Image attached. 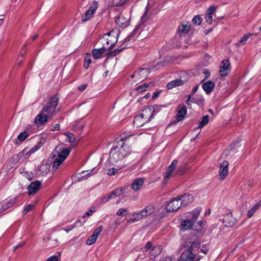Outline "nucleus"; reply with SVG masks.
Listing matches in <instances>:
<instances>
[{
	"label": "nucleus",
	"mask_w": 261,
	"mask_h": 261,
	"mask_svg": "<svg viewBox=\"0 0 261 261\" xmlns=\"http://www.w3.org/2000/svg\"><path fill=\"white\" fill-rule=\"evenodd\" d=\"M59 101L57 94L50 96L40 113L36 116L35 123L38 125H43L59 112L60 109H57Z\"/></svg>",
	"instance_id": "nucleus-1"
},
{
	"label": "nucleus",
	"mask_w": 261,
	"mask_h": 261,
	"mask_svg": "<svg viewBox=\"0 0 261 261\" xmlns=\"http://www.w3.org/2000/svg\"><path fill=\"white\" fill-rule=\"evenodd\" d=\"M208 252L207 248H200L199 242H190L187 243L185 249L180 256V261H199L202 256L199 254L202 252L206 254Z\"/></svg>",
	"instance_id": "nucleus-2"
},
{
	"label": "nucleus",
	"mask_w": 261,
	"mask_h": 261,
	"mask_svg": "<svg viewBox=\"0 0 261 261\" xmlns=\"http://www.w3.org/2000/svg\"><path fill=\"white\" fill-rule=\"evenodd\" d=\"M71 151L70 147L62 148L57 147L52 152L50 157L53 159V169L56 170L59 168L60 166L63 164L65 159L69 155Z\"/></svg>",
	"instance_id": "nucleus-3"
},
{
	"label": "nucleus",
	"mask_w": 261,
	"mask_h": 261,
	"mask_svg": "<svg viewBox=\"0 0 261 261\" xmlns=\"http://www.w3.org/2000/svg\"><path fill=\"white\" fill-rule=\"evenodd\" d=\"M153 111L151 109H145L143 113L134 118V123L137 127L142 126L144 123L150 121L153 118Z\"/></svg>",
	"instance_id": "nucleus-4"
},
{
	"label": "nucleus",
	"mask_w": 261,
	"mask_h": 261,
	"mask_svg": "<svg viewBox=\"0 0 261 261\" xmlns=\"http://www.w3.org/2000/svg\"><path fill=\"white\" fill-rule=\"evenodd\" d=\"M200 211L201 209L199 208L194 209L191 213V218H188L181 223L182 229L184 230L192 229L194 223L197 220Z\"/></svg>",
	"instance_id": "nucleus-5"
},
{
	"label": "nucleus",
	"mask_w": 261,
	"mask_h": 261,
	"mask_svg": "<svg viewBox=\"0 0 261 261\" xmlns=\"http://www.w3.org/2000/svg\"><path fill=\"white\" fill-rule=\"evenodd\" d=\"M114 46V43H112L110 46L108 47L106 46H103L98 49H93L92 50V54L93 57L95 59H98L101 58L102 57L103 54L106 53V55L108 58L111 57L112 58L113 57V54L114 53V51H112V48Z\"/></svg>",
	"instance_id": "nucleus-6"
},
{
	"label": "nucleus",
	"mask_w": 261,
	"mask_h": 261,
	"mask_svg": "<svg viewBox=\"0 0 261 261\" xmlns=\"http://www.w3.org/2000/svg\"><path fill=\"white\" fill-rule=\"evenodd\" d=\"M98 8V3L94 1L89 7V9L82 16V21L86 22L90 19Z\"/></svg>",
	"instance_id": "nucleus-7"
},
{
	"label": "nucleus",
	"mask_w": 261,
	"mask_h": 261,
	"mask_svg": "<svg viewBox=\"0 0 261 261\" xmlns=\"http://www.w3.org/2000/svg\"><path fill=\"white\" fill-rule=\"evenodd\" d=\"M128 137L125 136L124 137H121L117 142V144L120 146V148L117 151V156H119L120 154H122L124 156H127L130 153V150L128 146L124 145L123 142Z\"/></svg>",
	"instance_id": "nucleus-8"
},
{
	"label": "nucleus",
	"mask_w": 261,
	"mask_h": 261,
	"mask_svg": "<svg viewBox=\"0 0 261 261\" xmlns=\"http://www.w3.org/2000/svg\"><path fill=\"white\" fill-rule=\"evenodd\" d=\"M17 201V197L10 199H6L0 203V214L14 205Z\"/></svg>",
	"instance_id": "nucleus-9"
},
{
	"label": "nucleus",
	"mask_w": 261,
	"mask_h": 261,
	"mask_svg": "<svg viewBox=\"0 0 261 261\" xmlns=\"http://www.w3.org/2000/svg\"><path fill=\"white\" fill-rule=\"evenodd\" d=\"M150 73V70L148 68H140L135 71L134 73L131 76L132 78L136 77L138 81H142L146 79L147 75Z\"/></svg>",
	"instance_id": "nucleus-10"
},
{
	"label": "nucleus",
	"mask_w": 261,
	"mask_h": 261,
	"mask_svg": "<svg viewBox=\"0 0 261 261\" xmlns=\"http://www.w3.org/2000/svg\"><path fill=\"white\" fill-rule=\"evenodd\" d=\"M181 202L178 197L174 198L170 200L166 206L167 211L169 212H172L177 211L181 206Z\"/></svg>",
	"instance_id": "nucleus-11"
},
{
	"label": "nucleus",
	"mask_w": 261,
	"mask_h": 261,
	"mask_svg": "<svg viewBox=\"0 0 261 261\" xmlns=\"http://www.w3.org/2000/svg\"><path fill=\"white\" fill-rule=\"evenodd\" d=\"M228 162L224 161L221 163L219 170V174L221 180H224L228 175Z\"/></svg>",
	"instance_id": "nucleus-12"
},
{
	"label": "nucleus",
	"mask_w": 261,
	"mask_h": 261,
	"mask_svg": "<svg viewBox=\"0 0 261 261\" xmlns=\"http://www.w3.org/2000/svg\"><path fill=\"white\" fill-rule=\"evenodd\" d=\"M236 218L233 216L232 213H228L223 218V223L226 227H231L237 222Z\"/></svg>",
	"instance_id": "nucleus-13"
},
{
	"label": "nucleus",
	"mask_w": 261,
	"mask_h": 261,
	"mask_svg": "<svg viewBox=\"0 0 261 261\" xmlns=\"http://www.w3.org/2000/svg\"><path fill=\"white\" fill-rule=\"evenodd\" d=\"M230 70V65L227 60H224L220 65L219 73L221 76H226Z\"/></svg>",
	"instance_id": "nucleus-14"
},
{
	"label": "nucleus",
	"mask_w": 261,
	"mask_h": 261,
	"mask_svg": "<svg viewBox=\"0 0 261 261\" xmlns=\"http://www.w3.org/2000/svg\"><path fill=\"white\" fill-rule=\"evenodd\" d=\"M102 229L103 227L102 226H98L93 232V234L89 237L86 241V244L88 245H91L93 244L95 242L96 239H97L98 236Z\"/></svg>",
	"instance_id": "nucleus-15"
},
{
	"label": "nucleus",
	"mask_w": 261,
	"mask_h": 261,
	"mask_svg": "<svg viewBox=\"0 0 261 261\" xmlns=\"http://www.w3.org/2000/svg\"><path fill=\"white\" fill-rule=\"evenodd\" d=\"M41 182L39 180H37L31 183L28 187V195L35 194L41 188Z\"/></svg>",
	"instance_id": "nucleus-16"
},
{
	"label": "nucleus",
	"mask_w": 261,
	"mask_h": 261,
	"mask_svg": "<svg viewBox=\"0 0 261 261\" xmlns=\"http://www.w3.org/2000/svg\"><path fill=\"white\" fill-rule=\"evenodd\" d=\"M177 110L176 120L177 121L179 122L182 120L186 115L187 112V108L184 104L181 103L178 105Z\"/></svg>",
	"instance_id": "nucleus-17"
},
{
	"label": "nucleus",
	"mask_w": 261,
	"mask_h": 261,
	"mask_svg": "<svg viewBox=\"0 0 261 261\" xmlns=\"http://www.w3.org/2000/svg\"><path fill=\"white\" fill-rule=\"evenodd\" d=\"M128 18H125L121 14L115 20V23L118 27L125 28L128 25Z\"/></svg>",
	"instance_id": "nucleus-18"
},
{
	"label": "nucleus",
	"mask_w": 261,
	"mask_h": 261,
	"mask_svg": "<svg viewBox=\"0 0 261 261\" xmlns=\"http://www.w3.org/2000/svg\"><path fill=\"white\" fill-rule=\"evenodd\" d=\"M37 173L39 176H45L50 171V165L48 164H42L38 168Z\"/></svg>",
	"instance_id": "nucleus-19"
},
{
	"label": "nucleus",
	"mask_w": 261,
	"mask_h": 261,
	"mask_svg": "<svg viewBox=\"0 0 261 261\" xmlns=\"http://www.w3.org/2000/svg\"><path fill=\"white\" fill-rule=\"evenodd\" d=\"M216 10V8L215 6H212L210 7L207 10L205 18L206 20V21L209 23L211 24L213 21V14L215 13V11Z\"/></svg>",
	"instance_id": "nucleus-20"
},
{
	"label": "nucleus",
	"mask_w": 261,
	"mask_h": 261,
	"mask_svg": "<svg viewBox=\"0 0 261 261\" xmlns=\"http://www.w3.org/2000/svg\"><path fill=\"white\" fill-rule=\"evenodd\" d=\"M178 198L180 199L181 204H183L185 206L187 205L193 201V197L190 194H184L180 197H178Z\"/></svg>",
	"instance_id": "nucleus-21"
},
{
	"label": "nucleus",
	"mask_w": 261,
	"mask_h": 261,
	"mask_svg": "<svg viewBox=\"0 0 261 261\" xmlns=\"http://www.w3.org/2000/svg\"><path fill=\"white\" fill-rule=\"evenodd\" d=\"M144 183V179L143 178H138L134 180L132 184V188L137 191L141 189Z\"/></svg>",
	"instance_id": "nucleus-22"
},
{
	"label": "nucleus",
	"mask_w": 261,
	"mask_h": 261,
	"mask_svg": "<svg viewBox=\"0 0 261 261\" xmlns=\"http://www.w3.org/2000/svg\"><path fill=\"white\" fill-rule=\"evenodd\" d=\"M24 160V157L22 156L21 152L12 156L10 160L11 165H15L16 164L22 163Z\"/></svg>",
	"instance_id": "nucleus-23"
},
{
	"label": "nucleus",
	"mask_w": 261,
	"mask_h": 261,
	"mask_svg": "<svg viewBox=\"0 0 261 261\" xmlns=\"http://www.w3.org/2000/svg\"><path fill=\"white\" fill-rule=\"evenodd\" d=\"M215 83L212 81H208L202 85V88L207 94H210L214 89Z\"/></svg>",
	"instance_id": "nucleus-24"
},
{
	"label": "nucleus",
	"mask_w": 261,
	"mask_h": 261,
	"mask_svg": "<svg viewBox=\"0 0 261 261\" xmlns=\"http://www.w3.org/2000/svg\"><path fill=\"white\" fill-rule=\"evenodd\" d=\"M154 207L152 205H148L145 207L144 209L142 210L139 212L140 214L143 218L144 217H147L149 215H151L154 212Z\"/></svg>",
	"instance_id": "nucleus-25"
},
{
	"label": "nucleus",
	"mask_w": 261,
	"mask_h": 261,
	"mask_svg": "<svg viewBox=\"0 0 261 261\" xmlns=\"http://www.w3.org/2000/svg\"><path fill=\"white\" fill-rule=\"evenodd\" d=\"M67 138L68 141L71 144L72 146L76 145L79 140L75 137L74 134L71 133H66L64 134Z\"/></svg>",
	"instance_id": "nucleus-26"
},
{
	"label": "nucleus",
	"mask_w": 261,
	"mask_h": 261,
	"mask_svg": "<svg viewBox=\"0 0 261 261\" xmlns=\"http://www.w3.org/2000/svg\"><path fill=\"white\" fill-rule=\"evenodd\" d=\"M184 83V81L180 79H176L168 83L167 85V87L168 89H171L177 86L182 85Z\"/></svg>",
	"instance_id": "nucleus-27"
},
{
	"label": "nucleus",
	"mask_w": 261,
	"mask_h": 261,
	"mask_svg": "<svg viewBox=\"0 0 261 261\" xmlns=\"http://www.w3.org/2000/svg\"><path fill=\"white\" fill-rule=\"evenodd\" d=\"M92 63V60L91 59V54L90 53H86L85 54L84 59V68L85 69H87L89 67V65Z\"/></svg>",
	"instance_id": "nucleus-28"
},
{
	"label": "nucleus",
	"mask_w": 261,
	"mask_h": 261,
	"mask_svg": "<svg viewBox=\"0 0 261 261\" xmlns=\"http://www.w3.org/2000/svg\"><path fill=\"white\" fill-rule=\"evenodd\" d=\"M260 203L261 202H257L253 206V207L250 209L247 213V217L248 218H251L253 214L255 213V212L259 208V207L260 206Z\"/></svg>",
	"instance_id": "nucleus-29"
},
{
	"label": "nucleus",
	"mask_w": 261,
	"mask_h": 261,
	"mask_svg": "<svg viewBox=\"0 0 261 261\" xmlns=\"http://www.w3.org/2000/svg\"><path fill=\"white\" fill-rule=\"evenodd\" d=\"M133 215L134 216V217L127 220V222L128 224L134 223L143 218L139 212L134 213Z\"/></svg>",
	"instance_id": "nucleus-30"
},
{
	"label": "nucleus",
	"mask_w": 261,
	"mask_h": 261,
	"mask_svg": "<svg viewBox=\"0 0 261 261\" xmlns=\"http://www.w3.org/2000/svg\"><path fill=\"white\" fill-rule=\"evenodd\" d=\"M253 35V34L248 33L244 35L240 40V41L236 43V45L240 46L243 45L245 43L248 38Z\"/></svg>",
	"instance_id": "nucleus-31"
},
{
	"label": "nucleus",
	"mask_w": 261,
	"mask_h": 261,
	"mask_svg": "<svg viewBox=\"0 0 261 261\" xmlns=\"http://www.w3.org/2000/svg\"><path fill=\"white\" fill-rule=\"evenodd\" d=\"M208 121H209L208 115L204 116L202 117L201 121L199 122V125L197 127V128L199 129V128H202L203 126H204L208 123Z\"/></svg>",
	"instance_id": "nucleus-32"
},
{
	"label": "nucleus",
	"mask_w": 261,
	"mask_h": 261,
	"mask_svg": "<svg viewBox=\"0 0 261 261\" xmlns=\"http://www.w3.org/2000/svg\"><path fill=\"white\" fill-rule=\"evenodd\" d=\"M161 251H162V248H161V246H158L154 247L150 251V253L151 256H153L155 257V256L156 255H158L159 254H160Z\"/></svg>",
	"instance_id": "nucleus-33"
},
{
	"label": "nucleus",
	"mask_w": 261,
	"mask_h": 261,
	"mask_svg": "<svg viewBox=\"0 0 261 261\" xmlns=\"http://www.w3.org/2000/svg\"><path fill=\"white\" fill-rule=\"evenodd\" d=\"M189 30V25L182 23L178 27V31L180 33H187Z\"/></svg>",
	"instance_id": "nucleus-34"
},
{
	"label": "nucleus",
	"mask_w": 261,
	"mask_h": 261,
	"mask_svg": "<svg viewBox=\"0 0 261 261\" xmlns=\"http://www.w3.org/2000/svg\"><path fill=\"white\" fill-rule=\"evenodd\" d=\"M153 84L152 83H149V84H144L142 85L138 86L136 88V90L139 92H142L145 91L146 89L149 86H153Z\"/></svg>",
	"instance_id": "nucleus-35"
},
{
	"label": "nucleus",
	"mask_w": 261,
	"mask_h": 261,
	"mask_svg": "<svg viewBox=\"0 0 261 261\" xmlns=\"http://www.w3.org/2000/svg\"><path fill=\"white\" fill-rule=\"evenodd\" d=\"M29 133L26 131L20 133L17 136V139L20 142L23 141L28 136Z\"/></svg>",
	"instance_id": "nucleus-36"
},
{
	"label": "nucleus",
	"mask_w": 261,
	"mask_h": 261,
	"mask_svg": "<svg viewBox=\"0 0 261 261\" xmlns=\"http://www.w3.org/2000/svg\"><path fill=\"white\" fill-rule=\"evenodd\" d=\"M126 187H119L118 188H117L116 189H115V197H117V196H120L121 195H122L125 190H126Z\"/></svg>",
	"instance_id": "nucleus-37"
},
{
	"label": "nucleus",
	"mask_w": 261,
	"mask_h": 261,
	"mask_svg": "<svg viewBox=\"0 0 261 261\" xmlns=\"http://www.w3.org/2000/svg\"><path fill=\"white\" fill-rule=\"evenodd\" d=\"M166 171H166V173H165V174H164V181H163L164 184H167L168 179L170 178V177L171 176V175L173 173L172 171H170L167 169H166Z\"/></svg>",
	"instance_id": "nucleus-38"
},
{
	"label": "nucleus",
	"mask_w": 261,
	"mask_h": 261,
	"mask_svg": "<svg viewBox=\"0 0 261 261\" xmlns=\"http://www.w3.org/2000/svg\"><path fill=\"white\" fill-rule=\"evenodd\" d=\"M35 205L33 204H29L27 205L23 211V215H26L28 213L31 211L34 208Z\"/></svg>",
	"instance_id": "nucleus-39"
},
{
	"label": "nucleus",
	"mask_w": 261,
	"mask_h": 261,
	"mask_svg": "<svg viewBox=\"0 0 261 261\" xmlns=\"http://www.w3.org/2000/svg\"><path fill=\"white\" fill-rule=\"evenodd\" d=\"M128 213V211L126 208H122L117 211L116 215L119 216H125Z\"/></svg>",
	"instance_id": "nucleus-40"
},
{
	"label": "nucleus",
	"mask_w": 261,
	"mask_h": 261,
	"mask_svg": "<svg viewBox=\"0 0 261 261\" xmlns=\"http://www.w3.org/2000/svg\"><path fill=\"white\" fill-rule=\"evenodd\" d=\"M22 153V156L24 157V160L28 159L29 156L33 154V153H31V149L28 150L27 148H25L21 151H20Z\"/></svg>",
	"instance_id": "nucleus-41"
},
{
	"label": "nucleus",
	"mask_w": 261,
	"mask_h": 261,
	"mask_svg": "<svg viewBox=\"0 0 261 261\" xmlns=\"http://www.w3.org/2000/svg\"><path fill=\"white\" fill-rule=\"evenodd\" d=\"M114 195V190L112 191L107 196H103L101 197V200L102 202H107L109 201L112 196Z\"/></svg>",
	"instance_id": "nucleus-42"
},
{
	"label": "nucleus",
	"mask_w": 261,
	"mask_h": 261,
	"mask_svg": "<svg viewBox=\"0 0 261 261\" xmlns=\"http://www.w3.org/2000/svg\"><path fill=\"white\" fill-rule=\"evenodd\" d=\"M58 255H54L48 257L46 261H60L61 257L60 252H57Z\"/></svg>",
	"instance_id": "nucleus-43"
},
{
	"label": "nucleus",
	"mask_w": 261,
	"mask_h": 261,
	"mask_svg": "<svg viewBox=\"0 0 261 261\" xmlns=\"http://www.w3.org/2000/svg\"><path fill=\"white\" fill-rule=\"evenodd\" d=\"M202 22V18L199 15L195 16L192 19V22L197 25H199Z\"/></svg>",
	"instance_id": "nucleus-44"
},
{
	"label": "nucleus",
	"mask_w": 261,
	"mask_h": 261,
	"mask_svg": "<svg viewBox=\"0 0 261 261\" xmlns=\"http://www.w3.org/2000/svg\"><path fill=\"white\" fill-rule=\"evenodd\" d=\"M114 159L110 157L105 163V168L108 169L110 167H112V166L113 165Z\"/></svg>",
	"instance_id": "nucleus-45"
},
{
	"label": "nucleus",
	"mask_w": 261,
	"mask_h": 261,
	"mask_svg": "<svg viewBox=\"0 0 261 261\" xmlns=\"http://www.w3.org/2000/svg\"><path fill=\"white\" fill-rule=\"evenodd\" d=\"M42 143H41V141H39V142L37 143V144H36L34 147H32L30 149H31V153H34L35 152H36V151H37L38 150H39L41 147L42 146Z\"/></svg>",
	"instance_id": "nucleus-46"
},
{
	"label": "nucleus",
	"mask_w": 261,
	"mask_h": 261,
	"mask_svg": "<svg viewBox=\"0 0 261 261\" xmlns=\"http://www.w3.org/2000/svg\"><path fill=\"white\" fill-rule=\"evenodd\" d=\"M178 164V161L176 160H174L170 165L167 168V169L173 171L176 167Z\"/></svg>",
	"instance_id": "nucleus-47"
},
{
	"label": "nucleus",
	"mask_w": 261,
	"mask_h": 261,
	"mask_svg": "<svg viewBox=\"0 0 261 261\" xmlns=\"http://www.w3.org/2000/svg\"><path fill=\"white\" fill-rule=\"evenodd\" d=\"M126 48L125 43L121 44L117 49H115V55L119 54L122 50Z\"/></svg>",
	"instance_id": "nucleus-48"
},
{
	"label": "nucleus",
	"mask_w": 261,
	"mask_h": 261,
	"mask_svg": "<svg viewBox=\"0 0 261 261\" xmlns=\"http://www.w3.org/2000/svg\"><path fill=\"white\" fill-rule=\"evenodd\" d=\"M23 175L25 178H27L29 180H32L33 178V173L31 172H26Z\"/></svg>",
	"instance_id": "nucleus-49"
},
{
	"label": "nucleus",
	"mask_w": 261,
	"mask_h": 261,
	"mask_svg": "<svg viewBox=\"0 0 261 261\" xmlns=\"http://www.w3.org/2000/svg\"><path fill=\"white\" fill-rule=\"evenodd\" d=\"M79 221H77L73 225H69V226H68L67 227L64 228V230H65L66 232H69L70 231H71V230H72L75 227V225H76L77 223Z\"/></svg>",
	"instance_id": "nucleus-50"
},
{
	"label": "nucleus",
	"mask_w": 261,
	"mask_h": 261,
	"mask_svg": "<svg viewBox=\"0 0 261 261\" xmlns=\"http://www.w3.org/2000/svg\"><path fill=\"white\" fill-rule=\"evenodd\" d=\"M127 0H115V6H121L126 2Z\"/></svg>",
	"instance_id": "nucleus-51"
},
{
	"label": "nucleus",
	"mask_w": 261,
	"mask_h": 261,
	"mask_svg": "<svg viewBox=\"0 0 261 261\" xmlns=\"http://www.w3.org/2000/svg\"><path fill=\"white\" fill-rule=\"evenodd\" d=\"M87 84H84L78 87V90L80 91H84L87 88Z\"/></svg>",
	"instance_id": "nucleus-52"
},
{
	"label": "nucleus",
	"mask_w": 261,
	"mask_h": 261,
	"mask_svg": "<svg viewBox=\"0 0 261 261\" xmlns=\"http://www.w3.org/2000/svg\"><path fill=\"white\" fill-rule=\"evenodd\" d=\"M152 247V244L150 242H148L146 246L143 248V251H147Z\"/></svg>",
	"instance_id": "nucleus-53"
},
{
	"label": "nucleus",
	"mask_w": 261,
	"mask_h": 261,
	"mask_svg": "<svg viewBox=\"0 0 261 261\" xmlns=\"http://www.w3.org/2000/svg\"><path fill=\"white\" fill-rule=\"evenodd\" d=\"M109 169V171L108 172V174L109 175L112 176L114 175V167H110V168H108Z\"/></svg>",
	"instance_id": "nucleus-54"
},
{
	"label": "nucleus",
	"mask_w": 261,
	"mask_h": 261,
	"mask_svg": "<svg viewBox=\"0 0 261 261\" xmlns=\"http://www.w3.org/2000/svg\"><path fill=\"white\" fill-rule=\"evenodd\" d=\"M60 124L59 123H57V124H55L54 126H53V128H51V130L52 131H55L56 130H58L60 129Z\"/></svg>",
	"instance_id": "nucleus-55"
},
{
	"label": "nucleus",
	"mask_w": 261,
	"mask_h": 261,
	"mask_svg": "<svg viewBox=\"0 0 261 261\" xmlns=\"http://www.w3.org/2000/svg\"><path fill=\"white\" fill-rule=\"evenodd\" d=\"M203 73L205 75V78H207L210 75V71L207 69H204Z\"/></svg>",
	"instance_id": "nucleus-56"
},
{
	"label": "nucleus",
	"mask_w": 261,
	"mask_h": 261,
	"mask_svg": "<svg viewBox=\"0 0 261 261\" xmlns=\"http://www.w3.org/2000/svg\"><path fill=\"white\" fill-rule=\"evenodd\" d=\"M94 211V210H90L88 212H86L85 213V215L83 216V217H85V216H91L92 215L93 212Z\"/></svg>",
	"instance_id": "nucleus-57"
},
{
	"label": "nucleus",
	"mask_w": 261,
	"mask_h": 261,
	"mask_svg": "<svg viewBox=\"0 0 261 261\" xmlns=\"http://www.w3.org/2000/svg\"><path fill=\"white\" fill-rule=\"evenodd\" d=\"M147 11L144 13V15H143L142 18H141V21L143 22H144L145 21H146L147 20V17H146V15H147Z\"/></svg>",
	"instance_id": "nucleus-58"
},
{
	"label": "nucleus",
	"mask_w": 261,
	"mask_h": 261,
	"mask_svg": "<svg viewBox=\"0 0 261 261\" xmlns=\"http://www.w3.org/2000/svg\"><path fill=\"white\" fill-rule=\"evenodd\" d=\"M198 89V85L195 86L193 88L192 94H193V95L195 93H196L197 92Z\"/></svg>",
	"instance_id": "nucleus-59"
},
{
	"label": "nucleus",
	"mask_w": 261,
	"mask_h": 261,
	"mask_svg": "<svg viewBox=\"0 0 261 261\" xmlns=\"http://www.w3.org/2000/svg\"><path fill=\"white\" fill-rule=\"evenodd\" d=\"M125 157V156L123 155L122 154H120L119 156H118L117 162H118V161H121Z\"/></svg>",
	"instance_id": "nucleus-60"
},
{
	"label": "nucleus",
	"mask_w": 261,
	"mask_h": 261,
	"mask_svg": "<svg viewBox=\"0 0 261 261\" xmlns=\"http://www.w3.org/2000/svg\"><path fill=\"white\" fill-rule=\"evenodd\" d=\"M159 92H154L153 94L152 98L154 99H156L159 96Z\"/></svg>",
	"instance_id": "nucleus-61"
},
{
	"label": "nucleus",
	"mask_w": 261,
	"mask_h": 261,
	"mask_svg": "<svg viewBox=\"0 0 261 261\" xmlns=\"http://www.w3.org/2000/svg\"><path fill=\"white\" fill-rule=\"evenodd\" d=\"M160 261H172V259L170 257H167L163 258V259L160 260Z\"/></svg>",
	"instance_id": "nucleus-62"
},
{
	"label": "nucleus",
	"mask_w": 261,
	"mask_h": 261,
	"mask_svg": "<svg viewBox=\"0 0 261 261\" xmlns=\"http://www.w3.org/2000/svg\"><path fill=\"white\" fill-rule=\"evenodd\" d=\"M177 172L179 174H182L185 172V170L180 168L178 169Z\"/></svg>",
	"instance_id": "nucleus-63"
},
{
	"label": "nucleus",
	"mask_w": 261,
	"mask_h": 261,
	"mask_svg": "<svg viewBox=\"0 0 261 261\" xmlns=\"http://www.w3.org/2000/svg\"><path fill=\"white\" fill-rule=\"evenodd\" d=\"M25 169L24 168H20L19 169V172L21 174H24V173L25 172Z\"/></svg>",
	"instance_id": "nucleus-64"
}]
</instances>
